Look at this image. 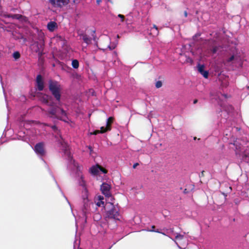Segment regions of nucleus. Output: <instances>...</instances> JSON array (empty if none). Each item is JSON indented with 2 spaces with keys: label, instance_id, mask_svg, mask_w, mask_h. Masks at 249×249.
I'll use <instances>...</instances> for the list:
<instances>
[{
  "label": "nucleus",
  "instance_id": "obj_1",
  "mask_svg": "<svg viewBox=\"0 0 249 249\" xmlns=\"http://www.w3.org/2000/svg\"><path fill=\"white\" fill-rule=\"evenodd\" d=\"M41 94L42 96L40 97V101L51 107L47 112L49 117L67 122L68 119L67 113L63 108L56 105L52 97L45 94L41 93Z\"/></svg>",
  "mask_w": 249,
  "mask_h": 249
},
{
  "label": "nucleus",
  "instance_id": "obj_2",
  "mask_svg": "<svg viewBox=\"0 0 249 249\" xmlns=\"http://www.w3.org/2000/svg\"><path fill=\"white\" fill-rule=\"evenodd\" d=\"M106 217L119 220V208L117 205H114L111 202H107L105 206Z\"/></svg>",
  "mask_w": 249,
  "mask_h": 249
},
{
  "label": "nucleus",
  "instance_id": "obj_3",
  "mask_svg": "<svg viewBox=\"0 0 249 249\" xmlns=\"http://www.w3.org/2000/svg\"><path fill=\"white\" fill-rule=\"evenodd\" d=\"M49 89L55 100L59 103L61 90L60 85L56 81L50 80L49 81Z\"/></svg>",
  "mask_w": 249,
  "mask_h": 249
},
{
  "label": "nucleus",
  "instance_id": "obj_4",
  "mask_svg": "<svg viewBox=\"0 0 249 249\" xmlns=\"http://www.w3.org/2000/svg\"><path fill=\"white\" fill-rule=\"evenodd\" d=\"M49 3L53 8H62L67 5L70 0H48Z\"/></svg>",
  "mask_w": 249,
  "mask_h": 249
},
{
  "label": "nucleus",
  "instance_id": "obj_5",
  "mask_svg": "<svg viewBox=\"0 0 249 249\" xmlns=\"http://www.w3.org/2000/svg\"><path fill=\"white\" fill-rule=\"evenodd\" d=\"M78 36L80 37V39H82L87 45L90 44L92 39L95 40L96 35L95 31H92L91 37L89 36L84 33L78 32Z\"/></svg>",
  "mask_w": 249,
  "mask_h": 249
},
{
  "label": "nucleus",
  "instance_id": "obj_6",
  "mask_svg": "<svg viewBox=\"0 0 249 249\" xmlns=\"http://www.w3.org/2000/svg\"><path fill=\"white\" fill-rule=\"evenodd\" d=\"M34 150L35 152L36 153V154H37L38 155L40 156L44 155L45 151L44 150V143L41 142L36 143L35 146Z\"/></svg>",
  "mask_w": 249,
  "mask_h": 249
},
{
  "label": "nucleus",
  "instance_id": "obj_7",
  "mask_svg": "<svg viewBox=\"0 0 249 249\" xmlns=\"http://www.w3.org/2000/svg\"><path fill=\"white\" fill-rule=\"evenodd\" d=\"M85 196H83V203H84V208L83 211L84 213H86L88 210L91 204L93 205V203L89 202V199H88L87 190L85 189L84 192Z\"/></svg>",
  "mask_w": 249,
  "mask_h": 249
},
{
  "label": "nucleus",
  "instance_id": "obj_8",
  "mask_svg": "<svg viewBox=\"0 0 249 249\" xmlns=\"http://www.w3.org/2000/svg\"><path fill=\"white\" fill-rule=\"evenodd\" d=\"M110 186L107 183H103L101 186V190L102 193L107 197L111 196L110 193Z\"/></svg>",
  "mask_w": 249,
  "mask_h": 249
},
{
  "label": "nucleus",
  "instance_id": "obj_9",
  "mask_svg": "<svg viewBox=\"0 0 249 249\" xmlns=\"http://www.w3.org/2000/svg\"><path fill=\"white\" fill-rule=\"evenodd\" d=\"M36 83L37 89L39 91H42L44 89V81L43 78L40 74L37 75L36 78Z\"/></svg>",
  "mask_w": 249,
  "mask_h": 249
},
{
  "label": "nucleus",
  "instance_id": "obj_10",
  "mask_svg": "<svg viewBox=\"0 0 249 249\" xmlns=\"http://www.w3.org/2000/svg\"><path fill=\"white\" fill-rule=\"evenodd\" d=\"M205 66L204 65H201L198 64L197 65L198 71V72L202 75L204 77L207 78L208 77V71L204 70Z\"/></svg>",
  "mask_w": 249,
  "mask_h": 249
},
{
  "label": "nucleus",
  "instance_id": "obj_11",
  "mask_svg": "<svg viewBox=\"0 0 249 249\" xmlns=\"http://www.w3.org/2000/svg\"><path fill=\"white\" fill-rule=\"evenodd\" d=\"M4 16L6 18H11L13 19H17L21 21L25 20L26 18V17L20 14H7L5 15Z\"/></svg>",
  "mask_w": 249,
  "mask_h": 249
},
{
  "label": "nucleus",
  "instance_id": "obj_12",
  "mask_svg": "<svg viewBox=\"0 0 249 249\" xmlns=\"http://www.w3.org/2000/svg\"><path fill=\"white\" fill-rule=\"evenodd\" d=\"M114 118L113 117H109L107 121L106 127L107 129L109 130V131L111 129V125L114 121Z\"/></svg>",
  "mask_w": 249,
  "mask_h": 249
},
{
  "label": "nucleus",
  "instance_id": "obj_13",
  "mask_svg": "<svg viewBox=\"0 0 249 249\" xmlns=\"http://www.w3.org/2000/svg\"><path fill=\"white\" fill-rule=\"evenodd\" d=\"M99 165L97 164L95 166H92L90 168V172L91 174L93 175H97L99 173Z\"/></svg>",
  "mask_w": 249,
  "mask_h": 249
},
{
  "label": "nucleus",
  "instance_id": "obj_14",
  "mask_svg": "<svg viewBox=\"0 0 249 249\" xmlns=\"http://www.w3.org/2000/svg\"><path fill=\"white\" fill-rule=\"evenodd\" d=\"M242 160L246 162L249 161V149H246L242 154Z\"/></svg>",
  "mask_w": 249,
  "mask_h": 249
},
{
  "label": "nucleus",
  "instance_id": "obj_15",
  "mask_svg": "<svg viewBox=\"0 0 249 249\" xmlns=\"http://www.w3.org/2000/svg\"><path fill=\"white\" fill-rule=\"evenodd\" d=\"M56 23L53 21L50 22L48 23L47 28L50 31H53L55 28L56 27Z\"/></svg>",
  "mask_w": 249,
  "mask_h": 249
},
{
  "label": "nucleus",
  "instance_id": "obj_16",
  "mask_svg": "<svg viewBox=\"0 0 249 249\" xmlns=\"http://www.w3.org/2000/svg\"><path fill=\"white\" fill-rule=\"evenodd\" d=\"M33 46H34V47H35L34 51L36 53L40 51L41 50H42L43 49L41 45L39 44L38 42H36L33 45Z\"/></svg>",
  "mask_w": 249,
  "mask_h": 249
},
{
  "label": "nucleus",
  "instance_id": "obj_17",
  "mask_svg": "<svg viewBox=\"0 0 249 249\" xmlns=\"http://www.w3.org/2000/svg\"><path fill=\"white\" fill-rule=\"evenodd\" d=\"M151 33L155 35H158L159 34V31L158 27L156 25H153V27L151 30Z\"/></svg>",
  "mask_w": 249,
  "mask_h": 249
},
{
  "label": "nucleus",
  "instance_id": "obj_18",
  "mask_svg": "<svg viewBox=\"0 0 249 249\" xmlns=\"http://www.w3.org/2000/svg\"><path fill=\"white\" fill-rule=\"evenodd\" d=\"M71 65L74 69H77L79 67V62L76 59H74L72 61Z\"/></svg>",
  "mask_w": 249,
  "mask_h": 249
},
{
  "label": "nucleus",
  "instance_id": "obj_19",
  "mask_svg": "<svg viewBox=\"0 0 249 249\" xmlns=\"http://www.w3.org/2000/svg\"><path fill=\"white\" fill-rule=\"evenodd\" d=\"M151 228H152V229L150 230H148V231H151V232H158V233H160L162 234L163 235H166L165 233L159 231V230H155V226H154V225L152 226L151 227Z\"/></svg>",
  "mask_w": 249,
  "mask_h": 249
},
{
  "label": "nucleus",
  "instance_id": "obj_20",
  "mask_svg": "<svg viewBox=\"0 0 249 249\" xmlns=\"http://www.w3.org/2000/svg\"><path fill=\"white\" fill-rule=\"evenodd\" d=\"M184 238V235L182 234H180L179 233H176V235L175 236L176 240H182Z\"/></svg>",
  "mask_w": 249,
  "mask_h": 249
},
{
  "label": "nucleus",
  "instance_id": "obj_21",
  "mask_svg": "<svg viewBox=\"0 0 249 249\" xmlns=\"http://www.w3.org/2000/svg\"><path fill=\"white\" fill-rule=\"evenodd\" d=\"M13 56L15 59L19 58L20 54L18 52H15L13 54Z\"/></svg>",
  "mask_w": 249,
  "mask_h": 249
},
{
  "label": "nucleus",
  "instance_id": "obj_22",
  "mask_svg": "<svg viewBox=\"0 0 249 249\" xmlns=\"http://www.w3.org/2000/svg\"><path fill=\"white\" fill-rule=\"evenodd\" d=\"M99 131L101 133H104L106 132L109 131V130L107 129L106 126V127H105L104 126H102L100 128V130Z\"/></svg>",
  "mask_w": 249,
  "mask_h": 249
},
{
  "label": "nucleus",
  "instance_id": "obj_23",
  "mask_svg": "<svg viewBox=\"0 0 249 249\" xmlns=\"http://www.w3.org/2000/svg\"><path fill=\"white\" fill-rule=\"evenodd\" d=\"M99 170L101 172H103L104 174H107V170L105 168H103V167H102L100 165H99Z\"/></svg>",
  "mask_w": 249,
  "mask_h": 249
},
{
  "label": "nucleus",
  "instance_id": "obj_24",
  "mask_svg": "<svg viewBox=\"0 0 249 249\" xmlns=\"http://www.w3.org/2000/svg\"><path fill=\"white\" fill-rule=\"evenodd\" d=\"M162 85V82L161 81H158L156 83L155 86L157 88H160Z\"/></svg>",
  "mask_w": 249,
  "mask_h": 249
},
{
  "label": "nucleus",
  "instance_id": "obj_25",
  "mask_svg": "<svg viewBox=\"0 0 249 249\" xmlns=\"http://www.w3.org/2000/svg\"><path fill=\"white\" fill-rule=\"evenodd\" d=\"M218 50V47H216V46H215L213 48V49H212V52L213 53H215Z\"/></svg>",
  "mask_w": 249,
  "mask_h": 249
},
{
  "label": "nucleus",
  "instance_id": "obj_26",
  "mask_svg": "<svg viewBox=\"0 0 249 249\" xmlns=\"http://www.w3.org/2000/svg\"><path fill=\"white\" fill-rule=\"evenodd\" d=\"M36 53H38V56L39 58H40L43 54V49L42 50H41L40 51L36 52Z\"/></svg>",
  "mask_w": 249,
  "mask_h": 249
},
{
  "label": "nucleus",
  "instance_id": "obj_27",
  "mask_svg": "<svg viewBox=\"0 0 249 249\" xmlns=\"http://www.w3.org/2000/svg\"><path fill=\"white\" fill-rule=\"evenodd\" d=\"M234 59V56L233 55H231L230 58H229L227 60V62H230Z\"/></svg>",
  "mask_w": 249,
  "mask_h": 249
},
{
  "label": "nucleus",
  "instance_id": "obj_28",
  "mask_svg": "<svg viewBox=\"0 0 249 249\" xmlns=\"http://www.w3.org/2000/svg\"><path fill=\"white\" fill-rule=\"evenodd\" d=\"M99 133H101L100 132V131L99 130H96L94 131L93 132L90 133V135H97V134H98Z\"/></svg>",
  "mask_w": 249,
  "mask_h": 249
},
{
  "label": "nucleus",
  "instance_id": "obj_29",
  "mask_svg": "<svg viewBox=\"0 0 249 249\" xmlns=\"http://www.w3.org/2000/svg\"><path fill=\"white\" fill-rule=\"evenodd\" d=\"M118 17L121 19V21L123 22L124 19V16L122 14H119Z\"/></svg>",
  "mask_w": 249,
  "mask_h": 249
},
{
  "label": "nucleus",
  "instance_id": "obj_30",
  "mask_svg": "<svg viewBox=\"0 0 249 249\" xmlns=\"http://www.w3.org/2000/svg\"><path fill=\"white\" fill-rule=\"evenodd\" d=\"M186 62L192 64L193 62V60L191 58L188 57L186 59Z\"/></svg>",
  "mask_w": 249,
  "mask_h": 249
},
{
  "label": "nucleus",
  "instance_id": "obj_31",
  "mask_svg": "<svg viewBox=\"0 0 249 249\" xmlns=\"http://www.w3.org/2000/svg\"><path fill=\"white\" fill-rule=\"evenodd\" d=\"M169 233H171L172 234H175L174 229L173 228L169 229Z\"/></svg>",
  "mask_w": 249,
  "mask_h": 249
},
{
  "label": "nucleus",
  "instance_id": "obj_32",
  "mask_svg": "<svg viewBox=\"0 0 249 249\" xmlns=\"http://www.w3.org/2000/svg\"><path fill=\"white\" fill-rule=\"evenodd\" d=\"M88 148L90 150V154L91 155L92 154V151H93L92 148V147L91 146H88Z\"/></svg>",
  "mask_w": 249,
  "mask_h": 249
},
{
  "label": "nucleus",
  "instance_id": "obj_33",
  "mask_svg": "<svg viewBox=\"0 0 249 249\" xmlns=\"http://www.w3.org/2000/svg\"><path fill=\"white\" fill-rule=\"evenodd\" d=\"M204 171H202L201 173V174L199 175V177L201 178L204 176Z\"/></svg>",
  "mask_w": 249,
  "mask_h": 249
},
{
  "label": "nucleus",
  "instance_id": "obj_34",
  "mask_svg": "<svg viewBox=\"0 0 249 249\" xmlns=\"http://www.w3.org/2000/svg\"><path fill=\"white\" fill-rule=\"evenodd\" d=\"M52 129H53L54 131H55V130H57V127H56V125H53V126H52Z\"/></svg>",
  "mask_w": 249,
  "mask_h": 249
},
{
  "label": "nucleus",
  "instance_id": "obj_35",
  "mask_svg": "<svg viewBox=\"0 0 249 249\" xmlns=\"http://www.w3.org/2000/svg\"><path fill=\"white\" fill-rule=\"evenodd\" d=\"M189 193V191L187 189H185L183 191V193L185 194H188Z\"/></svg>",
  "mask_w": 249,
  "mask_h": 249
},
{
  "label": "nucleus",
  "instance_id": "obj_36",
  "mask_svg": "<svg viewBox=\"0 0 249 249\" xmlns=\"http://www.w3.org/2000/svg\"><path fill=\"white\" fill-rule=\"evenodd\" d=\"M138 165H139V163H135L133 164V168H135Z\"/></svg>",
  "mask_w": 249,
  "mask_h": 249
},
{
  "label": "nucleus",
  "instance_id": "obj_37",
  "mask_svg": "<svg viewBox=\"0 0 249 249\" xmlns=\"http://www.w3.org/2000/svg\"><path fill=\"white\" fill-rule=\"evenodd\" d=\"M101 0H96V3L98 5H99L100 3H101Z\"/></svg>",
  "mask_w": 249,
  "mask_h": 249
},
{
  "label": "nucleus",
  "instance_id": "obj_38",
  "mask_svg": "<svg viewBox=\"0 0 249 249\" xmlns=\"http://www.w3.org/2000/svg\"><path fill=\"white\" fill-rule=\"evenodd\" d=\"M184 16H185V17H187V15H188V14H187V11H184Z\"/></svg>",
  "mask_w": 249,
  "mask_h": 249
},
{
  "label": "nucleus",
  "instance_id": "obj_39",
  "mask_svg": "<svg viewBox=\"0 0 249 249\" xmlns=\"http://www.w3.org/2000/svg\"><path fill=\"white\" fill-rule=\"evenodd\" d=\"M197 102H198V100L197 99H195V100H194L193 103H194V104H196V103H197Z\"/></svg>",
  "mask_w": 249,
  "mask_h": 249
},
{
  "label": "nucleus",
  "instance_id": "obj_40",
  "mask_svg": "<svg viewBox=\"0 0 249 249\" xmlns=\"http://www.w3.org/2000/svg\"><path fill=\"white\" fill-rule=\"evenodd\" d=\"M96 205H97V206H100V202H97V204H96Z\"/></svg>",
  "mask_w": 249,
  "mask_h": 249
},
{
  "label": "nucleus",
  "instance_id": "obj_41",
  "mask_svg": "<svg viewBox=\"0 0 249 249\" xmlns=\"http://www.w3.org/2000/svg\"><path fill=\"white\" fill-rule=\"evenodd\" d=\"M2 26H3L2 24H0V28H3V27H2Z\"/></svg>",
  "mask_w": 249,
  "mask_h": 249
},
{
  "label": "nucleus",
  "instance_id": "obj_42",
  "mask_svg": "<svg viewBox=\"0 0 249 249\" xmlns=\"http://www.w3.org/2000/svg\"><path fill=\"white\" fill-rule=\"evenodd\" d=\"M101 203H102V204H104V202H103V201H101Z\"/></svg>",
  "mask_w": 249,
  "mask_h": 249
},
{
  "label": "nucleus",
  "instance_id": "obj_43",
  "mask_svg": "<svg viewBox=\"0 0 249 249\" xmlns=\"http://www.w3.org/2000/svg\"><path fill=\"white\" fill-rule=\"evenodd\" d=\"M196 137H194V140H196Z\"/></svg>",
  "mask_w": 249,
  "mask_h": 249
}]
</instances>
